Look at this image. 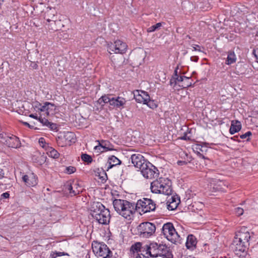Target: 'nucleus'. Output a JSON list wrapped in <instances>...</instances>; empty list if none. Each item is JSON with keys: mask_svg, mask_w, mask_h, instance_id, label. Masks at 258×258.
<instances>
[{"mask_svg": "<svg viewBox=\"0 0 258 258\" xmlns=\"http://www.w3.org/2000/svg\"><path fill=\"white\" fill-rule=\"evenodd\" d=\"M199 59V57L196 56H192L190 57V60L192 61L197 62Z\"/></svg>", "mask_w": 258, "mask_h": 258, "instance_id": "43", "label": "nucleus"}, {"mask_svg": "<svg viewBox=\"0 0 258 258\" xmlns=\"http://www.w3.org/2000/svg\"><path fill=\"white\" fill-rule=\"evenodd\" d=\"M243 212H244L243 209L241 208L237 207L235 209V214L238 216H240L242 215L243 213Z\"/></svg>", "mask_w": 258, "mask_h": 258, "instance_id": "38", "label": "nucleus"}, {"mask_svg": "<svg viewBox=\"0 0 258 258\" xmlns=\"http://www.w3.org/2000/svg\"><path fill=\"white\" fill-rule=\"evenodd\" d=\"M35 107L38 108V109L41 112V114L44 116L46 115V102H45L43 105L37 102L36 103Z\"/></svg>", "mask_w": 258, "mask_h": 258, "instance_id": "29", "label": "nucleus"}, {"mask_svg": "<svg viewBox=\"0 0 258 258\" xmlns=\"http://www.w3.org/2000/svg\"><path fill=\"white\" fill-rule=\"evenodd\" d=\"M186 162L185 161H177V164L178 165H186Z\"/></svg>", "mask_w": 258, "mask_h": 258, "instance_id": "44", "label": "nucleus"}, {"mask_svg": "<svg viewBox=\"0 0 258 258\" xmlns=\"http://www.w3.org/2000/svg\"><path fill=\"white\" fill-rule=\"evenodd\" d=\"M29 116L31 118H35L36 119H38V118L36 115H35L34 114H31Z\"/></svg>", "mask_w": 258, "mask_h": 258, "instance_id": "47", "label": "nucleus"}, {"mask_svg": "<svg viewBox=\"0 0 258 258\" xmlns=\"http://www.w3.org/2000/svg\"><path fill=\"white\" fill-rule=\"evenodd\" d=\"M149 97L147 92L144 91L136 90L134 93V98L138 103L145 104L147 101H149Z\"/></svg>", "mask_w": 258, "mask_h": 258, "instance_id": "18", "label": "nucleus"}, {"mask_svg": "<svg viewBox=\"0 0 258 258\" xmlns=\"http://www.w3.org/2000/svg\"><path fill=\"white\" fill-rule=\"evenodd\" d=\"M81 159L83 161L87 162L88 163H90L92 161V157L87 154H82Z\"/></svg>", "mask_w": 258, "mask_h": 258, "instance_id": "32", "label": "nucleus"}, {"mask_svg": "<svg viewBox=\"0 0 258 258\" xmlns=\"http://www.w3.org/2000/svg\"><path fill=\"white\" fill-rule=\"evenodd\" d=\"M42 116V114H41L40 116H39L38 118V120L44 125L48 126L49 125L50 122L47 119L45 118L44 117L43 118Z\"/></svg>", "mask_w": 258, "mask_h": 258, "instance_id": "34", "label": "nucleus"}, {"mask_svg": "<svg viewBox=\"0 0 258 258\" xmlns=\"http://www.w3.org/2000/svg\"><path fill=\"white\" fill-rule=\"evenodd\" d=\"M4 0H0V7L1 6Z\"/></svg>", "mask_w": 258, "mask_h": 258, "instance_id": "52", "label": "nucleus"}, {"mask_svg": "<svg viewBox=\"0 0 258 258\" xmlns=\"http://www.w3.org/2000/svg\"><path fill=\"white\" fill-rule=\"evenodd\" d=\"M115 210L125 219H130L136 212L135 204L126 200L115 199L113 202Z\"/></svg>", "mask_w": 258, "mask_h": 258, "instance_id": "2", "label": "nucleus"}, {"mask_svg": "<svg viewBox=\"0 0 258 258\" xmlns=\"http://www.w3.org/2000/svg\"><path fill=\"white\" fill-rule=\"evenodd\" d=\"M46 115L53 114L55 112V106L53 104L46 102Z\"/></svg>", "mask_w": 258, "mask_h": 258, "instance_id": "27", "label": "nucleus"}, {"mask_svg": "<svg viewBox=\"0 0 258 258\" xmlns=\"http://www.w3.org/2000/svg\"><path fill=\"white\" fill-rule=\"evenodd\" d=\"M34 67L35 69H37V65L36 64H35L34 65V67Z\"/></svg>", "mask_w": 258, "mask_h": 258, "instance_id": "53", "label": "nucleus"}, {"mask_svg": "<svg viewBox=\"0 0 258 258\" xmlns=\"http://www.w3.org/2000/svg\"><path fill=\"white\" fill-rule=\"evenodd\" d=\"M193 47V49H194V50L195 51H197V50H199L200 51V49H198L197 48V47H200V46L198 45H195L194 46H192Z\"/></svg>", "mask_w": 258, "mask_h": 258, "instance_id": "45", "label": "nucleus"}, {"mask_svg": "<svg viewBox=\"0 0 258 258\" xmlns=\"http://www.w3.org/2000/svg\"><path fill=\"white\" fill-rule=\"evenodd\" d=\"M238 137L237 136H234L233 137L231 138V139L233 140L234 141H237L239 142L240 141L238 139Z\"/></svg>", "mask_w": 258, "mask_h": 258, "instance_id": "48", "label": "nucleus"}, {"mask_svg": "<svg viewBox=\"0 0 258 258\" xmlns=\"http://www.w3.org/2000/svg\"><path fill=\"white\" fill-rule=\"evenodd\" d=\"M251 135V133L250 132H247L244 134L241 135L240 136V138L241 139H246L247 137H249Z\"/></svg>", "mask_w": 258, "mask_h": 258, "instance_id": "39", "label": "nucleus"}, {"mask_svg": "<svg viewBox=\"0 0 258 258\" xmlns=\"http://www.w3.org/2000/svg\"><path fill=\"white\" fill-rule=\"evenodd\" d=\"M99 145L94 147V149L97 151V152H103L106 151L113 150V146L108 141L101 140L98 141Z\"/></svg>", "mask_w": 258, "mask_h": 258, "instance_id": "15", "label": "nucleus"}, {"mask_svg": "<svg viewBox=\"0 0 258 258\" xmlns=\"http://www.w3.org/2000/svg\"><path fill=\"white\" fill-rule=\"evenodd\" d=\"M151 189L156 194L171 195L172 192L171 181L168 178H159L151 182Z\"/></svg>", "mask_w": 258, "mask_h": 258, "instance_id": "3", "label": "nucleus"}, {"mask_svg": "<svg viewBox=\"0 0 258 258\" xmlns=\"http://www.w3.org/2000/svg\"><path fill=\"white\" fill-rule=\"evenodd\" d=\"M246 244V243L238 239V238L235 236L232 243V248L235 251L243 252L245 250Z\"/></svg>", "mask_w": 258, "mask_h": 258, "instance_id": "19", "label": "nucleus"}, {"mask_svg": "<svg viewBox=\"0 0 258 258\" xmlns=\"http://www.w3.org/2000/svg\"><path fill=\"white\" fill-rule=\"evenodd\" d=\"M235 236L238 239L242 241L243 242L246 244L248 242L250 238L249 232L245 227L241 228L239 230L236 232Z\"/></svg>", "mask_w": 258, "mask_h": 258, "instance_id": "14", "label": "nucleus"}, {"mask_svg": "<svg viewBox=\"0 0 258 258\" xmlns=\"http://www.w3.org/2000/svg\"><path fill=\"white\" fill-rule=\"evenodd\" d=\"M66 190L69 191L71 196H76L79 194L81 191L80 189H78L77 185L76 183L72 184H68L66 186Z\"/></svg>", "mask_w": 258, "mask_h": 258, "instance_id": "24", "label": "nucleus"}, {"mask_svg": "<svg viewBox=\"0 0 258 258\" xmlns=\"http://www.w3.org/2000/svg\"><path fill=\"white\" fill-rule=\"evenodd\" d=\"M56 14L57 12L55 8L48 7L44 12V18L49 23L55 22L57 20Z\"/></svg>", "mask_w": 258, "mask_h": 258, "instance_id": "17", "label": "nucleus"}, {"mask_svg": "<svg viewBox=\"0 0 258 258\" xmlns=\"http://www.w3.org/2000/svg\"><path fill=\"white\" fill-rule=\"evenodd\" d=\"M202 156L203 158L205 159V157L204 156L202 155Z\"/></svg>", "mask_w": 258, "mask_h": 258, "instance_id": "56", "label": "nucleus"}, {"mask_svg": "<svg viewBox=\"0 0 258 258\" xmlns=\"http://www.w3.org/2000/svg\"><path fill=\"white\" fill-rule=\"evenodd\" d=\"M162 26V23H158L148 28L147 32L149 33L153 32L159 29Z\"/></svg>", "mask_w": 258, "mask_h": 258, "instance_id": "31", "label": "nucleus"}, {"mask_svg": "<svg viewBox=\"0 0 258 258\" xmlns=\"http://www.w3.org/2000/svg\"><path fill=\"white\" fill-rule=\"evenodd\" d=\"M49 126L52 130H55L57 128L56 125L55 123L50 122Z\"/></svg>", "mask_w": 258, "mask_h": 258, "instance_id": "40", "label": "nucleus"}, {"mask_svg": "<svg viewBox=\"0 0 258 258\" xmlns=\"http://www.w3.org/2000/svg\"><path fill=\"white\" fill-rule=\"evenodd\" d=\"M183 140H190V138L187 136L186 133H184V135L180 138Z\"/></svg>", "mask_w": 258, "mask_h": 258, "instance_id": "42", "label": "nucleus"}, {"mask_svg": "<svg viewBox=\"0 0 258 258\" xmlns=\"http://www.w3.org/2000/svg\"><path fill=\"white\" fill-rule=\"evenodd\" d=\"M23 124L25 125H27V126L30 127V124L27 122H24Z\"/></svg>", "mask_w": 258, "mask_h": 258, "instance_id": "50", "label": "nucleus"}, {"mask_svg": "<svg viewBox=\"0 0 258 258\" xmlns=\"http://www.w3.org/2000/svg\"><path fill=\"white\" fill-rule=\"evenodd\" d=\"M65 137L67 138V139L70 138L69 140L70 142H75L74 134L73 133L68 132Z\"/></svg>", "mask_w": 258, "mask_h": 258, "instance_id": "35", "label": "nucleus"}, {"mask_svg": "<svg viewBox=\"0 0 258 258\" xmlns=\"http://www.w3.org/2000/svg\"><path fill=\"white\" fill-rule=\"evenodd\" d=\"M241 128V124L238 120H232L229 129V132L231 135L238 132Z\"/></svg>", "mask_w": 258, "mask_h": 258, "instance_id": "23", "label": "nucleus"}, {"mask_svg": "<svg viewBox=\"0 0 258 258\" xmlns=\"http://www.w3.org/2000/svg\"><path fill=\"white\" fill-rule=\"evenodd\" d=\"M253 54L254 55V56H255L256 57H257L256 55V54H255V51H254V50H253Z\"/></svg>", "mask_w": 258, "mask_h": 258, "instance_id": "54", "label": "nucleus"}, {"mask_svg": "<svg viewBox=\"0 0 258 258\" xmlns=\"http://www.w3.org/2000/svg\"><path fill=\"white\" fill-rule=\"evenodd\" d=\"M190 78L189 77H187L186 80L183 79L182 83L180 86V87L182 88H186L190 86L191 84V82H190Z\"/></svg>", "mask_w": 258, "mask_h": 258, "instance_id": "33", "label": "nucleus"}, {"mask_svg": "<svg viewBox=\"0 0 258 258\" xmlns=\"http://www.w3.org/2000/svg\"><path fill=\"white\" fill-rule=\"evenodd\" d=\"M145 247H142V243L141 242H136L134 244L132 245L131 247V251H133V252H138L139 251L141 250V249H144ZM144 252L145 251V249L142 250Z\"/></svg>", "mask_w": 258, "mask_h": 258, "instance_id": "28", "label": "nucleus"}, {"mask_svg": "<svg viewBox=\"0 0 258 258\" xmlns=\"http://www.w3.org/2000/svg\"><path fill=\"white\" fill-rule=\"evenodd\" d=\"M4 143L9 148H18L21 147V142L19 139L13 135L7 136L4 137Z\"/></svg>", "mask_w": 258, "mask_h": 258, "instance_id": "13", "label": "nucleus"}, {"mask_svg": "<svg viewBox=\"0 0 258 258\" xmlns=\"http://www.w3.org/2000/svg\"><path fill=\"white\" fill-rule=\"evenodd\" d=\"M43 140H44V139H43V138H40V139H39V143H43Z\"/></svg>", "mask_w": 258, "mask_h": 258, "instance_id": "51", "label": "nucleus"}, {"mask_svg": "<svg viewBox=\"0 0 258 258\" xmlns=\"http://www.w3.org/2000/svg\"><path fill=\"white\" fill-rule=\"evenodd\" d=\"M236 61V57L233 51H229L226 60V64L230 65L235 62Z\"/></svg>", "mask_w": 258, "mask_h": 258, "instance_id": "26", "label": "nucleus"}, {"mask_svg": "<svg viewBox=\"0 0 258 258\" xmlns=\"http://www.w3.org/2000/svg\"><path fill=\"white\" fill-rule=\"evenodd\" d=\"M144 104H147L150 108H154L157 107V105L154 103V102L150 100V97H149V101H147V103H145Z\"/></svg>", "mask_w": 258, "mask_h": 258, "instance_id": "37", "label": "nucleus"}, {"mask_svg": "<svg viewBox=\"0 0 258 258\" xmlns=\"http://www.w3.org/2000/svg\"><path fill=\"white\" fill-rule=\"evenodd\" d=\"M223 185L224 183L222 181L212 179L210 183V188H213V191L223 190L222 186Z\"/></svg>", "mask_w": 258, "mask_h": 258, "instance_id": "22", "label": "nucleus"}, {"mask_svg": "<svg viewBox=\"0 0 258 258\" xmlns=\"http://www.w3.org/2000/svg\"><path fill=\"white\" fill-rule=\"evenodd\" d=\"M22 180L28 186H34L37 184V177L33 173L24 175Z\"/></svg>", "mask_w": 258, "mask_h": 258, "instance_id": "16", "label": "nucleus"}, {"mask_svg": "<svg viewBox=\"0 0 258 258\" xmlns=\"http://www.w3.org/2000/svg\"><path fill=\"white\" fill-rule=\"evenodd\" d=\"M177 70L175 71V75L170 80V85L175 87V85H178L180 87V85L182 83L183 79L186 80L187 77L184 76H178L177 74Z\"/></svg>", "mask_w": 258, "mask_h": 258, "instance_id": "20", "label": "nucleus"}, {"mask_svg": "<svg viewBox=\"0 0 258 258\" xmlns=\"http://www.w3.org/2000/svg\"><path fill=\"white\" fill-rule=\"evenodd\" d=\"M143 176L147 179H153L158 177L159 171L152 163L148 162L140 170Z\"/></svg>", "mask_w": 258, "mask_h": 258, "instance_id": "9", "label": "nucleus"}, {"mask_svg": "<svg viewBox=\"0 0 258 258\" xmlns=\"http://www.w3.org/2000/svg\"><path fill=\"white\" fill-rule=\"evenodd\" d=\"M156 227L150 222L141 223L138 227V231L141 236L147 238L152 235L155 232Z\"/></svg>", "mask_w": 258, "mask_h": 258, "instance_id": "10", "label": "nucleus"}, {"mask_svg": "<svg viewBox=\"0 0 258 258\" xmlns=\"http://www.w3.org/2000/svg\"><path fill=\"white\" fill-rule=\"evenodd\" d=\"M144 249H145L146 254H148L153 257L165 256L168 251V247L165 244H158L156 242H153L149 245H146Z\"/></svg>", "mask_w": 258, "mask_h": 258, "instance_id": "4", "label": "nucleus"}, {"mask_svg": "<svg viewBox=\"0 0 258 258\" xmlns=\"http://www.w3.org/2000/svg\"><path fill=\"white\" fill-rule=\"evenodd\" d=\"M142 255L143 257L139 254L138 256H136V258H147V257L144 254H142Z\"/></svg>", "mask_w": 258, "mask_h": 258, "instance_id": "49", "label": "nucleus"}, {"mask_svg": "<svg viewBox=\"0 0 258 258\" xmlns=\"http://www.w3.org/2000/svg\"><path fill=\"white\" fill-rule=\"evenodd\" d=\"M162 231L167 239L172 243H175L179 241L180 236L176 231L172 223L168 222L164 224Z\"/></svg>", "mask_w": 258, "mask_h": 258, "instance_id": "7", "label": "nucleus"}, {"mask_svg": "<svg viewBox=\"0 0 258 258\" xmlns=\"http://www.w3.org/2000/svg\"><path fill=\"white\" fill-rule=\"evenodd\" d=\"M47 154L49 156L53 158H57L59 155L58 152L52 148H50L48 149Z\"/></svg>", "mask_w": 258, "mask_h": 258, "instance_id": "30", "label": "nucleus"}, {"mask_svg": "<svg viewBox=\"0 0 258 258\" xmlns=\"http://www.w3.org/2000/svg\"><path fill=\"white\" fill-rule=\"evenodd\" d=\"M10 197V194L8 192H6L1 195L2 199H8Z\"/></svg>", "mask_w": 258, "mask_h": 258, "instance_id": "41", "label": "nucleus"}, {"mask_svg": "<svg viewBox=\"0 0 258 258\" xmlns=\"http://www.w3.org/2000/svg\"><path fill=\"white\" fill-rule=\"evenodd\" d=\"M131 160L134 166L137 168H139L140 170H141L143 167L145 166L146 163L149 162L142 155L139 153H135L132 155Z\"/></svg>", "mask_w": 258, "mask_h": 258, "instance_id": "12", "label": "nucleus"}, {"mask_svg": "<svg viewBox=\"0 0 258 258\" xmlns=\"http://www.w3.org/2000/svg\"><path fill=\"white\" fill-rule=\"evenodd\" d=\"M197 244L196 238L193 235H189L186 239V246L188 249L195 247Z\"/></svg>", "mask_w": 258, "mask_h": 258, "instance_id": "25", "label": "nucleus"}, {"mask_svg": "<svg viewBox=\"0 0 258 258\" xmlns=\"http://www.w3.org/2000/svg\"><path fill=\"white\" fill-rule=\"evenodd\" d=\"M127 49V45L125 43L120 40H117L114 43L108 44V51L111 54L115 53L123 54L125 52Z\"/></svg>", "mask_w": 258, "mask_h": 258, "instance_id": "11", "label": "nucleus"}, {"mask_svg": "<svg viewBox=\"0 0 258 258\" xmlns=\"http://www.w3.org/2000/svg\"><path fill=\"white\" fill-rule=\"evenodd\" d=\"M176 207H177V204L176 203V204H175V208H176Z\"/></svg>", "mask_w": 258, "mask_h": 258, "instance_id": "55", "label": "nucleus"}, {"mask_svg": "<svg viewBox=\"0 0 258 258\" xmlns=\"http://www.w3.org/2000/svg\"><path fill=\"white\" fill-rule=\"evenodd\" d=\"M92 246L94 253L98 257L112 258V252L105 243L94 242Z\"/></svg>", "mask_w": 258, "mask_h": 258, "instance_id": "6", "label": "nucleus"}, {"mask_svg": "<svg viewBox=\"0 0 258 258\" xmlns=\"http://www.w3.org/2000/svg\"><path fill=\"white\" fill-rule=\"evenodd\" d=\"M90 214L100 224H107L110 221V212L101 203L96 202L92 204Z\"/></svg>", "mask_w": 258, "mask_h": 258, "instance_id": "1", "label": "nucleus"}, {"mask_svg": "<svg viewBox=\"0 0 258 258\" xmlns=\"http://www.w3.org/2000/svg\"><path fill=\"white\" fill-rule=\"evenodd\" d=\"M121 161L114 156H111L108 158L106 165L107 166V170L111 169L112 167L120 165Z\"/></svg>", "mask_w": 258, "mask_h": 258, "instance_id": "21", "label": "nucleus"}, {"mask_svg": "<svg viewBox=\"0 0 258 258\" xmlns=\"http://www.w3.org/2000/svg\"><path fill=\"white\" fill-rule=\"evenodd\" d=\"M136 210L140 214L141 212L146 213L153 211L156 209V204L150 199L143 198L138 201L135 204Z\"/></svg>", "mask_w": 258, "mask_h": 258, "instance_id": "8", "label": "nucleus"}, {"mask_svg": "<svg viewBox=\"0 0 258 258\" xmlns=\"http://www.w3.org/2000/svg\"><path fill=\"white\" fill-rule=\"evenodd\" d=\"M65 255L64 252H56V256H61V255Z\"/></svg>", "mask_w": 258, "mask_h": 258, "instance_id": "46", "label": "nucleus"}, {"mask_svg": "<svg viewBox=\"0 0 258 258\" xmlns=\"http://www.w3.org/2000/svg\"><path fill=\"white\" fill-rule=\"evenodd\" d=\"M126 100L122 97H113L111 95L102 96L98 100V102L102 106L104 104L109 103V105L114 108L123 107L126 103Z\"/></svg>", "mask_w": 258, "mask_h": 258, "instance_id": "5", "label": "nucleus"}, {"mask_svg": "<svg viewBox=\"0 0 258 258\" xmlns=\"http://www.w3.org/2000/svg\"><path fill=\"white\" fill-rule=\"evenodd\" d=\"M76 171V168L73 166H69L66 168V172L68 174H72Z\"/></svg>", "mask_w": 258, "mask_h": 258, "instance_id": "36", "label": "nucleus"}]
</instances>
